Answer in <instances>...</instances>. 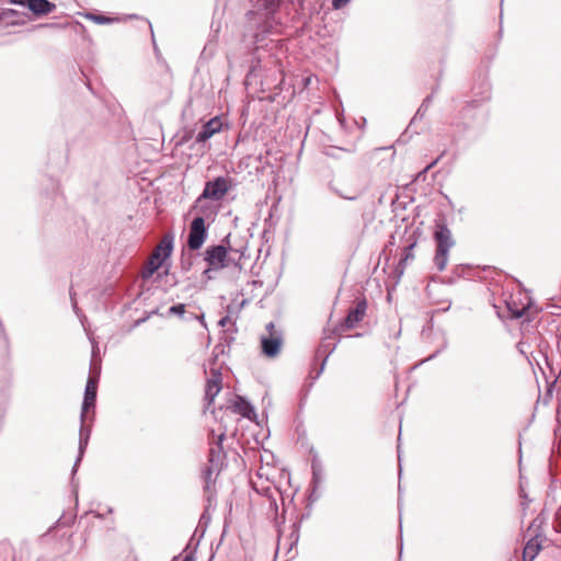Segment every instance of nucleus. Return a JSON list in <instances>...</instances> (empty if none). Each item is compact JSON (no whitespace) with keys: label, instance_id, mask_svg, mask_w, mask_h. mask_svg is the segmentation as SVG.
Masks as SVG:
<instances>
[{"label":"nucleus","instance_id":"obj_18","mask_svg":"<svg viewBox=\"0 0 561 561\" xmlns=\"http://www.w3.org/2000/svg\"><path fill=\"white\" fill-rule=\"evenodd\" d=\"M18 11L13 9H4L0 13V20L10 24H19L24 23L22 20L21 22L13 20V16L18 15Z\"/></svg>","mask_w":561,"mask_h":561},{"label":"nucleus","instance_id":"obj_3","mask_svg":"<svg viewBox=\"0 0 561 561\" xmlns=\"http://www.w3.org/2000/svg\"><path fill=\"white\" fill-rule=\"evenodd\" d=\"M283 345V333L275 328L273 322L266 324V334L261 336L262 352L267 357H275L279 354Z\"/></svg>","mask_w":561,"mask_h":561},{"label":"nucleus","instance_id":"obj_5","mask_svg":"<svg viewBox=\"0 0 561 561\" xmlns=\"http://www.w3.org/2000/svg\"><path fill=\"white\" fill-rule=\"evenodd\" d=\"M232 186V180L228 176H218L205 184L204 191L199 197L213 201H220Z\"/></svg>","mask_w":561,"mask_h":561},{"label":"nucleus","instance_id":"obj_12","mask_svg":"<svg viewBox=\"0 0 561 561\" xmlns=\"http://www.w3.org/2000/svg\"><path fill=\"white\" fill-rule=\"evenodd\" d=\"M83 420H85V417ZM90 435H91V428L89 426H85L84 421L81 420V427H80V432H79V453H78V457H77V460H76V463L73 467V472H76L77 467H78L79 462L81 461L83 454L88 447Z\"/></svg>","mask_w":561,"mask_h":561},{"label":"nucleus","instance_id":"obj_22","mask_svg":"<svg viewBox=\"0 0 561 561\" xmlns=\"http://www.w3.org/2000/svg\"><path fill=\"white\" fill-rule=\"evenodd\" d=\"M184 312H185V305L184 304L174 305V306L169 308V313L170 314L183 316Z\"/></svg>","mask_w":561,"mask_h":561},{"label":"nucleus","instance_id":"obj_1","mask_svg":"<svg viewBox=\"0 0 561 561\" xmlns=\"http://www.w3.org/2000/svg\"><path fill=\"white\" fill-rule=\"evenodd\" d=\"M434 240L436 242L434 264L437 271L442 272L447 265L449 250L455 244L451 231L443 220L435 224Z\"/></svg>","mask_w":561,"mask_h":561},{"label":"nucleus","instance_id":"obj_11","mask_svg":"<svg viewBox=\"0 0 561 561\" xmlns=\"http://www.w3.org/2000/svg\"><path fill=\"white\" fill-rule=\"evenodd\" d=\"M173 250V236L167 234L162 238L160 243L156 247L154 251L152 252L151 256L152 259L161 262V264L167 260Z\"/></svg>","mask_w":561,"mask_h":561},{"label":"nucleus","instance_id":"obj_24","mask_svg":"<svg viewBox=\"0 0 561 561\" xmlns=\"http://www.w3.org/2000/svg\"><path fill=\"white\" fill-rule=\"evenodd\" d=\"M182 561H195V557H194V553L191 552L188 554H186Z\"/></svg>","mask_w":561,"mask_h":561},{"label":"nucleus","instance_id":"obj_2","mask_svg":"<svg viewBox=\"0 0 561 561\" xmlns=\"http://www.w3.org/2000/svg\"><path fill=\"white\" fill-rule=\"evenodd\" d=\"M224 437H225V434H220L218 436V440L216 443L211 444V446L209 448V455H208L209 466L203 472L206 491H208L210 489L211 483L215 482V479L218 476V473L220 472L222 465H224L225 454H224V448L221 445Z\"/></svg>","mask_w":561,"mask_h":561},{"label":"nucleus","instance_id":"obj_10","mask_svg":"<svg viewBox=\"0 0 561 561\" xmlns=\"http://www.w3.org/2000/svg\"><path fill=\"white\" fill-rule=\"evenodd\" d=\"M221 390V374L218 370L211 369V377L206 382L205 400L208 405L213 403L216 396Z\"/></svg>","mask_w":561,"mask_h":561},{"label":"nucleus","instance_id":"obj_25","mask_svg":"<svg viewBox=\"0 0 561 561\" xmlns=\"http://www.w3.org/2000/svg\"><path fill=\"white\" fill-rule=\"evenodd\" d=\"M226 322H227V317L222 318L220 321H219V324L220 325H226Z\"/></svg>","mask_w":561,"mask_h":561},{"label":"nucleus","instance_id":"obj_8","mask_svg":"<svg viewBox=\"0 0 561 561\" xmlns=\"http://www.w3.org/2000/svg\"><path fill=\"white\" fill-rule=\"evenodd\" d=\"M367 309L366 300H358L356 302V306L351 309L344 319V322L342 324L343 329H352L354 328L359 321L363 320Z\"/></svg>","mask_w":561,"mask_h":561},{"label":"nucleus","instance_id":"obj_20","mask_svg":"<svg viewBox=\"0 0 561 561\" xmlns=\"http://www.w3.org/2000/svg\"><path fill=\"white\" fill-rule=\"evenodd\" d=\"M85 18L98 24H108L112 22V19L100 14L87 13Z\"/></svg>","mask_w":561,"mask_h":561},{"label":"nucleus","instance_id":"obj_4","mask_svg":"<svg viewBox=\"0 0 561 561\" xmlns=\"http://www.w3.org/2000/svg\"><path fill=\"white\" fill-rule=\"evenodd\" d=\"M204 260L207 263L205 275L227 267L229 261L227 248L221 244L208 247L204 253Z\"/></svg>","mask_w":561,"mask_h":561},{"label":"nucleus","instance_id":"obj_15","mask_svg":"<svg viewBox=\"0 0 561 561\" xmlns=\"http://www.w3.org/2000/svg\"><path fill=\"white\" fill-rule=\"evenodd\" d=\"M161 262L150 257L145 268L142 270L141 276L144 279L150 278L161 266Z\"/></svg>","mask_w":561,"mask_h":561},{"label":"nucleus","instance_id":"obj_6","mask_svg":"<svg viewBox=\"0 0 561 561\" xmlns=\"http://www.w3.org/2000/svg\"><path fill=\"white\" fill-rule=\"evenodd\" d=\"M207 238V230L203 217H196L191 222L187 247L191 250H199Z\"/></svg>","mask_w":561,"mask_h":561},{"label":"nucleus","instance_id":"obj_16","mask_svg":"<svg viewBox=\"0 0 561 561\" xmlns=\"http://www.w3.org/2000/svg\"><path fill=\"white\" fill-rule=\"evenodd\" d=\"M539 549H540V547L537 543V541L529 540L524 548V552H523L524 559L529 558L530 561L534 560L535 557L538 554Z\"/></svg>","mask_w":561,"mask_h":561},{"label":"nucleus","instance_id":"obj_27","mask_svg":"<svg viewBox=\"0 0 561 561\" xmlns=\"http://www.w3.org/2000/svg\"><path fill=\"white\" fill-rule=\"evenodd\" d=\"M342 196H343L344 198H347V199H354V198H355V196H344V195H342Z\"/></svg>","mask_w":561,"mask_h":561},{"label":"nucleus","instance_id":"obj_21","mask_svg":"<svg viewBox=\"0 0 561 561\" xmlns=\"http://www.w3.org/2000/svg\"><path fill=\"white\" fill-rule=\"evenodd\" d=\"M236 409L243 415V416H247V417H250V413L253 412V409L252 407L245 402V401H242L241 403H238L236 404Z\"/></svg>","mask_w":561,"mask_h":561},{"label":"nucleus","instance_id":"obj_17","mask_svg":"<svg viewBox=\"0 0 561 561\" xmlns=\"http://www.w3.org/2000/svg\"><path fill=\"white\" fill-rule=\"evenodd\" d=\"M257 3L259 9H263L268 13H272L279 5L280 0H254Z\"/></svg>","mask_w":561,"mask_h":561},{"label":"nucleus","instance_id":"obj_14","mask_svg":"<svg viewBox=\"0 0 561 561\" xmlns=\"http://www.w3.org/2000/svg\"><path fill=\"white\" fill-rule=\"evenodd\" d=\"M506 307L511 318L518 319L522 318L528 310L529 304L527 302L518 305L514 298H511L510 300H506Z\"/></svg>","mask_w":561,"mask_h":561},{"label":"nucleus","instance_id":"obj_9","mask_svg":"<svg viewBox=\"0 0 561 561\" xmlns=\"http://www.w3.org/2000/svg\"><path fill=\"white\" fill-rule=\"evenodd\" d=\"M222 128V122L219 117H214L209 119L202 126V129L198 131L196 136L197 142H205L209 138H211L215 134L219 133Z\"/></svg>","mask_w":561,"mask_h":561},{"label":"nucleus","instance_id":"obj_7","mask_svg":"<svg viewBox=\"0 0 561 561\" xmlns=\"http://www.w3.org/2000/svg\"><path fill=\"white\" fill-rule=\"evenodd\" d=\"M98 378L90 376L84 391V398L82 403L81 419L85 417V414L90 409H93L96 400Z\"/></svg>","mask_w":561,"mask_h":561},{"label":"nucleus","instance_id":"obj_23","mask_svg":"<svg viewBox=\"0 0 561 561\" xmlns=\"http://www.w3.org/2000/svg\"><path fill=\"white\" fill-rule=\"evenodd\" d=\"M351 0H332V7L335 9V10H339L341 8H343L344 5H346Z\"/></svg>","mask_w":561,"mask_h":561},{"label":"nucleus","instance_id":"obj_13","mask_svg":"<svg viewBox=\"0 0 561 561\" xmlns=\"http://www.w3.org/2000/svg\"><path fill=\"white\" fill-rule=\"evenodd\" d=\"M25 5L36 15H45L56 9V5L48 0H27Z\"/></svg>","mask_w":561,"mask_h":561},{"label":"nucleus","instance_id":"obj_28","mask_svg":"<svg viewBox=\"0 0 561 561\" xmlns=\"http://www.w3.org/2000/svg\"><path fill=\"white\" fill-rule=\"evenodd\" d=\"M430 102V98L425 99L424 103H423V106Z\"/></svg>","mask_w":561,"mask_h":561},{"label":"nucleus","instance_id":"obj_26","mask_svg":"<svg viewBox=\"0 0 561 561\" xmlns=\"http://www.w3.org/2000/svg\"><path fill=\"white\" fill-rule=\"evenodd\" d=\"M435 163H436V161H434L433 163L428 164V165L425 168V171H427L430 168H432Z\"/></svg>","mask_w":561,"mask_h":561},{"label":"nucleus","instance_id":"obj_19","mask_svg":"<svg viewBox=\"0 0 561 561\" xmlns=\"http://www.w3.org/2000/svg\"><path fill=\"white\" fill-rule=\"evenodd\" d=\"M413 248H414V243H412L409 247H405L403 249V255H402V257L399 261V268L401 270V273L403 272L408 261L412 260L414 257V255H413Z\"/></svg>","mask_w":561,"mask_h":561}]
</instances>
